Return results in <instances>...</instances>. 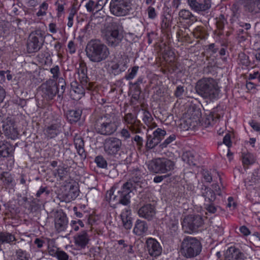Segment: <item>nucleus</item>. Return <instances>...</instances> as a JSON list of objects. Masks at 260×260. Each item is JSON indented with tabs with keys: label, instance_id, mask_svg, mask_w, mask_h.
Instances as JSON below:
<instances>
[{
	"label": "nucleus",
	"instance_id": "1",
	"mask_svg": "<svg viewBox=\"0 0 260 260\" xmlns=\"http://www.w3.org/2000/svg\"><path fill=\"white\" fill-rule=\"evenodd\" d=\"M196 89L202 97L210 100L217 99L220 91L217 81L210 77H204L199 80L196 84Z\"/></svg>",
	"mask_w": 260,
	"mask_h": 260
},
{
	"label": "nucleus",
	"instance_id": "2",
	"mask_svg": "<svg viewBox=\"0 0 260 260\" xmlns=\"http://www.w3.org/2000/svg\"><path fill=\"white\" fill-rule=\"evenodd\" d=\"M132 184L129 182L124 183L122 188L117 191L115 194L116 189V185L113 186L110 189L107 191L106 199L110 203H120L123 205L127 206L130 203L131 198V193L132 192Z\"/></svg>",
	"mask_w": 260,
	"mask_h": 260
},
{
	"label": "nucleus",
	"instance_id": "3",
	"mask_svg": "<svg viewBox=\"0 0 260 260\" xmlns=\"http://www.w3.org/2000/svg\"><path fill=\"white\" fill-rule=\"evenodd\" d=\"M86 52L90 60L96 62L106 59L110 54L107 47L97 40L91 41L88 43Z\"/></svg>",
	"mask_w": 260,
	"mask_h": 260
},
{
	"label": "nucleus",
	"instance_id": "4",
	"mask_svg": "<svg viewBox=\"0 0 260 260\" xmlns=\"http://www.w3.org/2000/svg\"><path fill=\"white\" fill-rule=\"evenodd\" d=\"M202 250L199 240L191 236H187L181 243V254L186 258H191L199 255Z\"/></svg>",
	"mask_w": 260,
	"mask_h": 260
},
{
	"label": "nucleus",
	"instance_id": "5",
	"mask_svg": "<svg viewBox=\"0 0 260 260\" xmlns=\"http://www.w3.org/2000/svg\"><path fill=\"white\" fill-rule=\"evenodd\" d=\"M117 118L113 115L106 114L100 117L97 121L96 129L102 135H111L118 127Z\"/></svg>",
	"mask_w": 260,
	"mask_h": 260
},
{
	"label": "nucleus",
	"instance_id": "6",
	"mask_svg": "<svg viewBox=\"0 0 260 260\" xmlns=\"http://www.w3.org/2000/svg\"><path fill=\"white\" fill-rule=\"evenodd\" d=\"M174 162L165 158H156L147 164L148 170L153 173H166L174 169Z\"/></svg>",
	"mask_w": 260,
	"mask_h": 260
},
{
	"label": "nucleus",
	"instance_id": "7",
	"mask_svg": "<svg viewBox=\"0 0 260 260\" xmlns=\"http://www.w3.org/2000/svg\"><path fill=\"white\" fill-rule=\"evenodd\" d=\"M129 62V60L126 55L116 56L109 63V69L115 75L119 74L126 70Z\"/></svg>",
	"mask_w": 260,
	"mask_h": 260
},
{
	"label": "nucleus",
	"instance_id": "8",
	"mask_svg": "<svg viewBox=\"0 0 260 260\" xmlns=\"http://www.w3.org/2000/svg\"><path fill=\"white\" fill-rule=\"evenodd\" d=\"M43 43V35L41 31L31 33L28 41L27 49L29 53L36 52L39 50Z\"/></svg>",
	"mask_w": 260,
	"mask_h": 260
},
{
	"label": "nucleus",
	"instance_id": "9",
	"mask_svg": "<svg viewBox=\"0 0 260 260\" xmlns=\"http://www.w3.org/2000/svg\"><path fill=\"white\" fill-rule=\"evenodd\" d=\"M203 224V220L199 215L196 216L192 215L187 216L184 218L182 222L183 228L187 233L194 232Z\"/></svg>",
	"mask_w": 260,
	"mask_h": 260
},
{
	"label": "nucleus",
	"instance_id": "10",
	"mask_svg": "<svg viewBox=\"0 0 260 260\" xmlns=\"http://www.w3.org/2000/svg\"><path fill=\"white\" fill-rule=\"evenodd\" d=\"M122 146L121 140L117 138L111 137L105 140L104 148L108 155H115L120 150Z\"/></svg>",
	"mask_w": 260,
	"mask_h": 260
},
{
	"label": "nucleus",
	"instance_id": "11",
	"mask_svg": "<svg viewBox=\"0 0 260 260\" xmlns=\"http://www.w3.org/2000/svg\"><path fill=\"white\" fill-rule=\"evenodd\" d=\"M110 10L112 14L117 16H124L128 12L126 3L124 0H111Z\"/></svg>",
	"mask_w": 260,
	"mask_h": 260
},
{
	"label": "nucleus",
	"instance_id": "12",
	"mask_svg": "<svg viewBox=\"0 0 260 260\" xmlns=\"http://www.w3.org/2000/svg\"><path fill=\"white\" fill-rule=\"evenodd\" d=\"M3 131L5 135L8 138L15 140L18 138V132L14 122L10 118L3 121Z\"/></svg>",
	"mask_w": 260,
	"mask_h": 260
},
{
	"label": "nucleus",
	"instance_id": "13",
	"mask_svg": "<svg viewBox=\"0 0 260 260\" xmlns=\"http://www.w3.org/2000/svg\"><path fill=\"white\" fill-rule=\"evenodd\" d=\"M148 253L152 257H157L160 255L162 248L159 243L155 239L149 238L146 242Z\"/></svg>",
	"mask_w": 260,
	"mask_h": 260
},
{
	"label": "nucleus",
	"instance_id": "14",
	"mask_svg": "<svg viewBox=\"0 0 260 260\" xmlns=\"http://www.w3.org/2000/svg\"><path fill=\"white\" fill-rule=\"evenodd\" d=\"M187 3L192 10L200 12L205 11L211 8V0H204L203 3H199L197 0H187Z\"/></svg>",
	"mask_w": 260,
	"mask_h": 260
},
{
	"label": "nucleus",
	"instance_id": "15",
	"mask_svg": "<svg viewBox=\"0 0 260 260\" xmlns=\"http://www.w3.org/2000/svg\"><path fill=\"white\" fill-rule=\"evenodd\" d=\"M42 90L44 94L48 99H51L56 95L57 91V87L55 82L50 80L42 84Z\"/></svg>",
	"mask_w": 260,
	"mask_h": 260
},
{
	"label": "nucleus",
	"instance_id": "16",
	"mask_svg": "<svg viewBox=\"0 0 260 260\" xmlns=\"http://www.w3.org/2000/svg\"><path fill=\"white\" fill-rule=\"evenodd\" d=\"M55 228L58 232L65 230L68 224V219L66 215L62 212H57L55 217Z\"/></svg>",
	"mask_w": 260,
	"mask_h": 260
},
{
	"label": "nucleus",
	"instance_id": "17",
	"mask_svg": "<svg viewBox=\"0 0 260 260\" xmlns=\"http://www.w3.org/2000/svg\"><path fill=\"white\" fill-rule=\"evenodd\" d=\"M106 39L109 45L115 46L119 43L121 37L117 29L113 27L111 30L106 34Z\"/></svg>",
	"mask_w": 260,
	"mask_h": 260
},
{
	"label": "nucleus",
	"instance_id": "18",
	"mask_svg": "<svg viewBox=\"0 0 260 260\" xmlns=\"http://www.w3.org/2000/svg\"><path fill=\"white\" fill-rule=\"evenodd\" d=\"M138 214L139 216L149 220L155 214V210L152 205H146L139 210Z\"/></svg>",
	"mask_w": 260,
	"mask_h": 260
},
{
	"label": "nucleus",
	"instance_id": "19",
	"mask_svg": "<svg viewBox=\"0 0 260 260\" xmlns=\"http://www.w3.org/2000/svg\"><path fill=\"white\" fill-rule=\"evenodd\" d=\"M89 238L85 231L77 235L74 237V241L76 246L81 248H83L88 244Z\"/></svg>",
	"mask_w": 260,
	"mask_h": 260
},
{
	"label": "nucleus",
	"instance_id": "20",
	"mask_svg": "<svg viewBox=\"0 0 260 260\" xmlns=\"http://www.w3.org/2000/svg\"><path fill=\"white\" fill-rule=\"evenodd\" d=\"M45 135L49 138L52 139L56 137L61 132L60 126L55 123L47 126L44 129Z\"/></svg>",
	"mask_w": 260,
	"mask_h": 260
},
{
	"label": "nucleus",
	"instance_id": "21",
	"mask_svg": "<svg viewBox=\"0 0 260 260\" xmlns=\"http://www.w3.org/2000/svg\"><path fill=\"white\" fill-rule=\"evenodd\" d=\"M244 7L250 12L260 11V0H242Z\"/></svg>",
	"mask_w": 260,
	"mask_h": 260
},
{
	"label": "nucleus",
	"instance_id": "22",
	"mask_svg": "<svg viewBox=\"0 0 260 260\" xmlns=\"http://www.w3.org/2000/svg\"><path fill=\"white\" fill-rule=\"evenodd\" d=\"M13 146L6 140L0 141V157L9 156L13 151Z\"/></svg>",
	"mask_w": 260,
	"mask_h": 260
},
{
	"label": "nucleus",
	"instance_id": "23",
	"mask_svg": "<svg viewBox=\"0 0 260 260\" xmlns=\"http://www.w3.org/2000/svg\"><path fill=\"white\" fill-rule=\"evenodd\" d=\"M71 87V94L74 100H78L84 95V90L81 85L75 82L72 83Z\"/></svg>",
	"mask_w": 260,
	"mask_h": 260
},
{
	"label": "nucleus",
	"instance_id": "24",
	"mask_svg": "<svg viewBox=\"0 0 260 260\" xmlns=\"http://www.w3.org/2000/svg\"><path fill=\"white\" fill-rule=\"evenodd\" d=\"M148 230V226L145 221L138 219L135 223L133 232L137 235L145 234Z\"/></svg>",
	"mask_w": 260,
	"mask_h": 260
},
{
	"label": "nucleus",
	"instance_id": "25",
	"mask_svg": "<svg viewBox=\"0 0 260 260\" xmlns=\"http://www.w3.org/2000/svg\"><path fill=\"white\" fill-rule=\"evenodd\" d=\"M131 211L129 209L125 208L123 210L121 214V218L124 227L126 229H130L132 226L131 220Z\"/></svg>",
	"mask_w": 260,
	"mask_h": 260
},
{
	"label": "nucleus",
	"instance_id": "26",
	"mask_svg": "<svg viewBox=\"0 0 260 260\" xmlns=\"http://www.w3.org/2000/svg\"><path fill=\"white\" fill-rule=\"evenodd\" d=\"M124 122L127 124L130 125L129 128L134 131L136 127L139 126L140 121L137 119V117L131 113H128L124 116Z\"/></svg>",
	"mask_w": 260,
	"mask_h": 260
},
{
	"label": "nucleus",
	"instance_id": "27",
	"mask_svg": "<svg viewBox=\"0 0 260 260\" xmlns=\"http://www.w3.org/2000/svg\"><path fill=\"white\" fill-rule=\"evenodd\" d=\"M242 254L235 248L230 247L226 252V258L228 260H243Z\"/></svg>",
	"mask_w": 260,
	"mask_h": 260
},
{
	"label": "nucleus",
	"instance_id": "28",
	"mask_svg": "<svg viewBox=\"0 0 260 260\" xmlns=\"http://www.w3.org/2000/svg\"><path fill=\"white\" fill-rule=\"evenodd\" d=\"M74 144L77 153L82 157H85L86 154L84 148V142L82 138L79 137H75Z\"/></svg>",
	"mask_w": 260,
	"mask_h": 260
},
{
	"label": "nucleus",
	"instance_id": "29",
	"mask_svg": "<svg viewBox=\"0 0 260 260\" xmlns=\"http://www.w3.org/2000/svg\"><path fill=\"white\" fill-rule=\"evenodd\" d=\"M142 120L150 129L156 127V124L153 122V119L151 114L148 111L146 110L143 111Z\"/></svg>",
	"mask_w": 260,
	"mask_h": 260
},
{
	"label": "nucleus",
	"instance_id": "30",
	"mask_svg": "<svg viewBox=\"0 0 260 260\" xmlns=\"http://www.w3.org/2000/svg\"><path fill=\"white\" fill-rule=\"evenodd\" d=\"M81 112L80 110H70L67 114L69 121L72 123L77 122L80 118Z\"/></svg>",
	"mask_w": 260,
	"mask_h": 260
},
{
	"label": "nucleus",
	"instance_id": "31",
	"mask_svg": "<svg viewBox=\"0 0 260 260\" xmlns=\"http://www.w3.org/2000/svg\"><path fill=\"white\" fill-rule=\"evenodd\" d=\"M117 248L121 250L123 253H131L132 250V247L125 243L124 241L120 240L118 241Z\"/></svg>",
	"mask_w": 260,
	"mask_h": 260
},
{
	"label": "nucleus",
	"instance_id": "32",
	"mask_svg": "<svg viewBox=\"0 0 260 260\" xmlns=\"http://www.w3.org/2000/svg\"><path fill=\"white\" fill-rule=\"evenodd\" d=\"M160 141L157 139L155 137L151 135L147 136V140L146 142V147L149 149H152L157 145Z\"/></svg>",
	"mask_w": 260,
	"mask_h": 260
},
{
	"label": "nucleus",
	"instance_id": "33",
	"mask_svg": "<svg viewBox=\"0 0 260 260\" xmlns=\"http://www.w3.org/2000/svg\"><path fill=\"white\" fill-rule=\"evenodd\" d=\"M15 238L13 235L8 233H0V242L2 243H10L14 241Z\"/></svg>",
	"mask_w": 260,
	"mask_h": 260
},
{
	"label": "nucleus",
	"instance_id": "34",
	"mask_svg": "<svg viewBox=\"0 0 260 260\" xmlns=\"http://www.w3.org/2000/svg\"><path fill=\"white\" fill-rule=\"evenodd\" d=\"M205 190L206 192L204 194L205 200L209 202L214 201L215 199L216 193L209 188H206Z\"/></svg>",
	"mask_w": 260,
	"mask_h": 260
},
{
	"label": "nucleus",
	"instance_id": "35",
	"mask_svg": "<svg viewBox=\"0 0 260 260\" xmlns=\"http://www.w3.org/2000/svg\"><path fill=\"white\" fill-rule=\"evenodd\" d=\"M255 161L254 156L251 153L244 154L243 156V163L244 165H248L254 163Z\"/></svg>",
	"mask_w": 260,
	"mask_h": 260
},
{
	"label": "nucleus",
	"instance_id": "36",
	"mask_svg": "<svg viewBox=\"0 0 260 260\" xmlns=\"http://www.w3.org/2000/svg\"><path fill=\"white\" fill-rule=\"evenodd\" d=\"M167 133L165 129L158 128L153 132V136L155 137L157 139H158L159 141H160L161 139L166 136Z\"/></svg>",
	"mask_w": 260,
	"mask_h": 260
},
{
	"label": "nucleus",
	"instance_id": "37",
	"mask_svg": "<svg viewBox=\"0 0 260 260\" xmlns=\"http://www.w3.org/2000/svg\"><path fill=\"white\" fill-rule=\"evenodd\" d=\"M1 180L6 184H9L12 182L13 177L9 173L5 172L3 173L1 175Z\"/></svg>",
	"mask_w": 260,
	"mask_h": 260
},
{
	"label": "nucleus",
	"instance_id": "38",
	"mask_svg": "<svg viewBox=\"0 0 260 260\" xmlns=\"http://www.w3.org/2000/svg\"><path fill=\"white\" fill-rule=\"evenodd\" d=\"M95 162L97 166L101 168H105L107 166L106 160L101 156H98L95 157Z\"/></svg>",
	"mask_w": 260,
	"mask_h": 260
},
{
	"label": "nucleus",
	"instance_id": "39",
	"mask_svg": "<svg viewBox=\"0 0 260 260\" xmlns=\"http://www.w3.org/2000/svg\"><path fill=\"white\" fill-rule=\"evenodd\" d=\"M139 70V67L137 66L134 67L131 71H129V72L128 74L126 76V79L127 80H130L134 79L136 76L137 72Z\"/></svg>",
	"mask_w": 260,
	"mask_h": 260
},
{
	"label": "nucleus",
	"instance_id": "40",
	"mask_svg": "<svg viewBox=\"0 0 260 260\" xmlns=\"http://www.w3.org/2000/svg\"><path fill=\"white\" fill-rule=\"evenodd\" d=\"M176 139V136L174 134L170 135L167 138L164 142L160 144V146L162 148L167 147L169 144L175 141Z\"/></svg>",
	"mask_w": 260,
	"mask_h": 260
},
{
	"label": "nucleus",
	"instance_id": "41",
	"mask_svg": "<svg viewBox=\"0 0 260 260\" xmlns=\"http://www.w3.org/2000/svg\"><path fill=\"white\" fill-rule=\"evenodd\" d=\"M191 15V13L187 10H182L179 13V17L183 19H188L190 18Z\"/></svg>",
	"mask_w": 260,
	"mask_h": 260
},
{
	"label": "nucleus",
	"instance_id": "42",
	"mask_svg": "<svg viewBox=\"0 0 260 260\" xmlns=\"http://www.w3.org/2000/svg\"><path fill=\"white\" fill-rule=\"evenodd\" d=\"M95 3L92 0H90L88 3H87L85 5V7L88 12H91L95 10Z\"/></svg>",
	"mask_w": 260,
	"mask_h": 260
},
{
	"label": "nucleus",
	"instance_id": "43",
	"mask_svg": "<svg viewBox=\"0 0 260 260\" xmlns=\"http://www.w3.org/2000/svg\"><path fill=\"white\" fill-rule=\"evenodd\" d=\"M190 155V153L189 152L184 153L182 156V159L184 161H186L189 165H194V163L193 161L192 156L188 157Z\"/></svg>",
	"mask_w": 260,
	"mask_h": 260
},
{
	"label": "nucleus",
	"instance_id": "44",
	"mask_svg": "<svg viewBox=\"0 0 260 260\" xmlns=\"http://www.w3.org/2000/svg\"><path fill=\"white\" fill-rule=\"evenodd\" d=\"M71 190L69 191V194L67 196V201L69 202L71 200H74L78 196V192L77 191V189L74 190V187H73L72 190H71V187L70 188Z\"/></svg>",
	"mask_w": 260,
	"mask_h": 260
},
{
	"label": "nucleus",
	"instance_id": "45",
	"mask_svg": "<svg viewBox=\"0 0 260 260\" xmlns=\"http://www.w3.org/2000/svg\"><path fill=\"white\" fill-rule=\"evenodd\" d=\"M108 0H99L95 4L96 11H98L102 10L103 7L107 4Z\"/></svg>",
	"mask_w": 260,
	"mask_h": 260
},
{
	"label": "nucleus",
	"instance_id": "46",
	"mask_svg": "<svg viewBox=\"0 0 260 260\" xmlns=\"http://www.w3.org/2000/svg\"><path fill=\"white\" fill-rule=\"evenodd\" d=\"M55 256L58 260H68L69 258L68 254L63 251L58 250Z\"/></svg>",
	"mask_w": 260,
	"mask_h": 260
},
{
	"label": "nucleus",
	"instance_id": "47",
	"mask_svg": "<svg viewBox=\"0 0 260 260\" xmlns=\"http://www.w3.org/2000/svg\"><path fill=\"white\" fill-rule=\"evenodd\" d=\"M147 12L149 18L153 19L156 16L155 10L153 7H149L147 9Z\"/></svg>",
	"mask_w": 260,
	"mask_h": 260
},
{
	"label": "nucleus",
	"instance_id": "48",
	"mask_svg": "<svg viewBox=\"0 0 260 260\" xmlns=\"http://www.w3.org/2000/svg\"><path fill=\"white\" fill-rule=\"evenodd\" d=\"M68 48L69 52L71 54L75 53L76 50V46L73 41H70L69 42L68 44Z\"/></svg>",
	"mask_w": 260,
	"mask_h": 260
},
{
	"label": "nucleus",
	"instance_id": "49",
	"mask_svg": "<svg viewBox=\"0 0 260 260\" xmlns=\"http://www.w3.org/2000/svg\"><path fill=\"white\" fill-rule=\"evenodd\" d=\"M223 142L228 148L231 146L232 142L231 141V136L229 134H227L225 135L223 138Z\"/></svg>",
	"mask_w": 260,
	"mask_h": 260
},
{
	"label": "nucleus",
	"instance_id": "50",
	"mask_svg": "<svg viewBox=\"0 0 260 260\" xmlns=\"http://www.w3.org/2000/svg\"><path fill=\"white\" fill-rule=\"evenodd\" d=\"M17 255L19 260H27V259L26 252L21 250H19L17 252Z\"/></svg>",
	"mask_w": 260,
	"mask_h": 260
},
{
	"label": "nucleus",
	"instance_id": "51",
	"mask_svg": "<svg viewBox=\"0 0 260 260\" xmlns=\"http://www.w3.org/2000/svg\"><path fill=\"white\" fill-rule=\"evenodd\" d=\"M249 123L254 131L257 132L260 131V124L259 123L253 120L250 121Z\"/></svg>",
	"mask_w": 260,
	"mask_h": 260
},
{
	"label": "nucleus",
	"instance_id": "52",
	"mask_svg": "<svg viewBox=\"0 0 260 260\" xmlns=\"http://www.w3.org/2000/svg\"><path fill=\"white\" fill-rule=\"evenodd\" d=\"M228 207L232 210L235 209V208L236 207V204L234 202L233 198L232 197H229L228 198Z\"/></svg>",
	"mask_w": 260,
	"mask_h": 260
},
{
	"label": "nucleus",
	"instance_id": "53",
	"mask_svg": "<svg viewBox=\"0 0 260 260\" xmlns=\"http://www.w3.org/2000/svg\"><path fill=\"white\" fill-rule=\"evenodd\" d=\"M59 71V67L57 66H56L50 69V72L53 75V77L55 78L58 77Z\"/></svg>",
	"mask_w": 260,
	"mask_h": 260
},
{
	"label": "nucleus",
	"instance_id": "54",
	"mask_svg": "<svg viewBox=\"0 0 260 260\" xmlns=\"http://www.w3.org/2000/svg\"><path fill=\"white\" fill-rule=\"evenodd\" d=\"M74 17V14L73 13H70L68 17V22L67 25L69 28L72 27L73 25V19Z\"/></svg>",
	"mask_w": 260,
	"mask_h": 260
},
{
	"label": "nucleus",
	"instance_id": "55",
	"mask_svg": "<svg viewBox=\"0 0 260 260\" xmlns=\"http://www.w3.org/2000/svg\"><path fill=\"white\" fill-rule=\"evenodd\" d=\"M48 29L50 32L55 34L57 31L56 25L54 23H50L48 25Z\"/></svg>",
	"mask_w": 260,
	"mask_h": 260
},
{
	"label": "nucleus",
	"instance_id": "56",
	"mask_svg": "<svg viewBox=\"0 0 260 260\" xmlns=\"http://www.w3.org/2000/svg\"><path fill=\"white\" fill-rule=\"evenodd\" d=\"M58 249L55 247H49L48 252L50 255L55 256Z\"/></svg>",
	"mask_w": 260,
	"mask_h": 260
},
{
	"label": "nucleus",
	"instance_id": "57",
	"mask_svg": "<svg viewBox=\"0 0 260 260\" xmlns=\"http://www.w3.org/2000/svg\"><path fill=\"white\" fill-rule=\"evenodd\" d=\"M206 208L211 213H214L216 211V208L213 204H207Z\"/></svg>",
	"mask_w": 260,
	"mask_h": 260
},
{
	"label": "nucleus",
	"instance_id": "58",
	"mask_svg": "<svg viewBox=\"0 0 260 260\" xmlns=\"http://www.w3.org/2000/svg\"><path fill=\"white\" fill-rule=\"evenodd\" d=\"M26 4L28 7H35L38 5V0H26Z\"/></svg>",
	"mask_w": 260,
	"mask_h": 260
},
{
	"label": "nucleus",
	"instance_id": "59",
	"mask_svg": "<svg viewBox=\"0 0 260 260\" xmlns=\"http://www.w3.org/2000/svg\"><path fill=\"white\" fill-rule=\"evenodd\" d=\"M120 134L121 137H123L124 139H128L131 136L128 131L125 128H123L121 130Z\"/></svg>",
	"mask_w": 260,
	"mask_h": 260
},
{
	"label": "nucleus",
	"instance_id": "60",
	"mask_svg": "<svg viewBox=\"0 0 260 260\" xmlns=\"http://www.w3.org/2000/svg\"><path fill=\"white\" fill-rule=\"evenodd\" d=\"M240 232L244 236H248L250 234L249 229L245 226H242L240 228Z\"/></svg>",
	"mask_w": 260,
	"mask_h": 260
},
{
	"label": "nucleus",
	"instance_id": "61",
	"mask_svg": "<svg viewBox=\"0 0 260 260\" xmlns=\"http://www.w3.org/2000/svg\"><path fill=\"white\" fill-rule=\"evenodd\" d=\"M212 190L216 193V195L221 194V190L218 185L216 184H213L212 186Z\"/></svg>",
	"mask_w": 260,
	"mask_h": 260
},
{
	"label": "nucleus",
	"instance_id": "62",
	"mask_svg": "<svg viewBox=\"0 0 260 260\" xmlns=\"http://www.w3.org/2000/svg\"><path fill=\"white\" fill-rule=\"evenodd\" d=\"M6 96L5 89L0 86V104L3 103Z\"/></svg>",
	"mask_w": 260,
	"mask_h": 260
},
{
	"label": "nucleus",
	"instance_id": "63",
	"mask_svg": "<svg viewBox=\"0 0 260 260\" xmlns=\"http://www.w3.org/2000/svg\"><path fill=\"white\" fill-rule=\"evenodd\" d=\"M184 92V89L183 87L181 86H178L177 87L176 92H175V95L176 96H180L182 95L183 93Z\"/></svg>",
	"mask_w": 260,
	"mask_h": 260
},
{
	"label": "nucleus",
	"instance_id": "64",
	"mask_svg": "<svg viewBox=\"0 0 260 260\" xmlns=\"http://www.w3.org/2000/svg\"><path fill=\"white\" fill-rule=\"evenodd\" d=\"M203 175L205 180L207 182H210L212 181V178L210 174L208 171H205L204 172Z\"/></svg>",
	"mask_w": 260,
	"mask_h": 260
}]
</instances>
